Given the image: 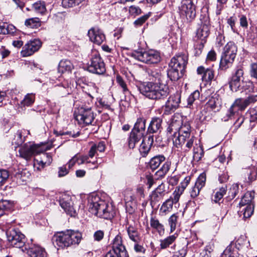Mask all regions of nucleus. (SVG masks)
<instances>
[{
    "instance_id": "44",
    "label": "nucleus",
    "mask_w": 257,
    "mask_h": 257,
    "mask_svg": "<svg viewBox=\"0 0 257 257\" xmlns=\"http://www.w3.org/2000/svg\"><path fill=\"white\" fill-rule=\"evenodd\" d=\"M226 186H223L221 187L213 196L212 200L215 203L219 202L222 200L223 196L226 194Z\"/></svg>"
},
{
    "instance_id": "59",
    "label": "nucleus",
    "mask_w": 257,
    "mask_h": 257,
    "mask_svg": "<svg viewBox=\"0 0 257 257\" xmlns=\"http://www.w3.org/2000/svg\"><path fill=\"white\" fill-rule=\"evenodd\" d=\"M236 19L235 17H230L227 19V23L230 26L231 30L233 33L238 34L237 28L235 27V22Z\"/></svg>"
},
{
    "instance_id": "41",
    "label": "nucleus",
    "mask_w": 257,
    "mask_h": 257,
    "mask_svg": "<svg viewBox=\"0 0 257 257\" xmlns=\"http://www.w3.org/2000/svg\"><path fill=\"white\" fill-rule=\"evenodd\" d=\"M165 185L162 183L152 192L151 195L152 199L156 200L158 198L163 197L165 194Z\"/></svg>"
},
{
    "instance_id": "46",
    "label": "nucleus",
    "mask_w": 257,
    "mask_h": 257,
    "mask_svg": "<svg viewBox=\"0 0 257 257\" xmlns=\"http://www.w3.org/2000/svg\"><path fill=\"white\" fill-rule=\"evenodd\" d=\"M35 100V95L34 93H28L25 95L21 101V104L24 106H29L32 105Z\"/></svg>"
},
{
    "instance_id": "36",
    "label": "nucleus",
    "mask_w": 257,
    "mask_h": 257,
    "mask_svg": "<svg viewBox=\"0 0 257 257\" xmlns=\"http://www.w3.org/2000/svg\"><path fill=\"white\" fill-rule=\"evenodd\" d=\"M175 204V201L170 197L164 202L162 205L160 209V212L162 215H166L168 212H170L173 208V204Z\"/></svg>"
},
{
    "instance_id": "22",
    "label": "nucleus",
    "mask_w": 257,
    "mask_h": 257,
    "mask_svg": "<svg viewBox=\"0 0 257 257\" xmlns=\"http://www.w3.org/2000/svg\"><path fill=\"white\" fill-rule=\"evenodd\" d=\"M191 178L187 176L185 178L184 180L181 183L180 185L177 187L173 192V198L172 199L175 201V204L177 203L180 199L181 195L183 193L185 189L189 184Z\"/></svg>"
},
{
    "instance_id": "64",
    "label": "nucleus",
    "mask_w": 257,
    "mask_h": 257,
    "mask_svg": "<svg viewBox=\"0 0 257 257\" xmlns=\"http://www.w3.org/2000/svg\"><path fill=\"white\" fill-rule=\"evenodd\" d=\"M149 16L148 15H144L138 18L134 22V24L136 26H142L149 18Z\"/></svg>"
},
{
    "instance_id": "1",
    "label": "nucleus",
    "mask_w": 257,
    "mask_h": 257,
    "mask_svg": "<svg viewBox=\"0 0 257 257\" xmlns=\"http://www.w3.org/2000/svg\"><path fill=\"white\" fill-rule=\"evenodd\" d=\"M138 88L145 97L155 100L164 99L170 93L169 86L165 82H143L138 85Z\"/></svg>"
},
{
    "instance_id": "27",
    "label": "nucleus",
    "mask_w": 257,
    "mask_h": 257,
    "mask_svg": "<svg viewBox=\"0 0 257 257\" xmlns=\"http://www.w3.org/2000/svg\"><path fill=\"white\" fill-rule=\"evenodd\" d=\"M205 108L208 111H218L221 107L220 100L217 96H212L206 103Z\"/></svg>"
},
{
    "instance_id": "6",
    "label": "nucleus",
    "mask_w": 257,
    "mask_h": 257,
    "mask_svg": "<svg viewBox=\"0 0 257 257\" xmlns=\"http://www.w3.org/2000/svg\"><path fill=\"white\" fill-rule=\"evenodd\" d=\"M46 150L45 147L42 145H31L30 143H26L20 148L19 150V156L26 160H29L33 155L42 153Z\"/></svg>"
},
{
    "instance_id": "49",
    "label": "nucleus",
    "mask_w": 257,
    "mask_h": 257,
    "mask_svg": "<svg viewBox=\"0 0 257 257\" xmlns=\"http://www.w3.org/2000/svg\"><path fill=\"white\" fill-rule=\"evenodd\" d=\"M206 42L205 40L202 41L197 39L194 44L195 54L196 56H199L201 53Z\"/></svg>"
},
{
    "instance_id": "18",
    "label": "nucleus",
    "mask_w": 257,
    "mask_h": 257,
    "mask_svg": "<svg viewBox=\"0 0 257 257\" xmlns=\"http://www.w3.org/2000/svg\"><path fill=\"white\" fill-rule=\"evenodd\" d=\"M206 182V175L204 174H201L197 178L195 185L192 186L189 190V193L191 198L197 197L201 189L205 186Z\"/></svg>"
},
{
    "instance_id": "28",
    "label": "nucleus",
    "mask_w": 257,
    "mask_h": 257,
    "mask_svg": "<svg viewBox=\"0 0 257 257\" xmlns=\"http://www.w3.org/2000/svg\"><path fill=\"white\" fill-rule=\"evenodd\" d=\"M28 253L30 257H46L44 248L38 245L33 244L28 249Z\"/></svg>"
},
{
    "instance_id": "51",
    "label": "nucleus",
    "mask_w": 257,
    "mask_h": 257,
    "mask_svg": "<svg viewBox=\"0 0 257 257\" xmlns=\"http://www.w3.org/2000/svg\"><path fill=\"white\" fill-rule=\"evenodd\" d=\"M193 152V158L197 161H200L204 156L203 150L200 146H197L196 147H194Z\"/></svg>"
},
{
    "instance_id": "17",
    "label": "nucleus",
    "mask_w": 257,
    "mask_h": 257,
    "mask_svg": "<svg viewBox=\"0 0 257 257\" xmlns=\"http://www.w3.org/2000/svg\"><path fill=\"white\" fill-rule=\"evenodd\" d=\"M112 247V251L116 253L118 257H126V250L122 244V237L120 234H117L113 239Z\"/></svg>"
},
{
    "instance_id": "10",
    "label": "nucleus",
    "mask_w": 257,
    "mask_h": 257,
    "mask_svg": "<svg viewBox=\"0 0 257 257\" xmlns=\"http://www.w3.org/2000/svg\"><path fill=\"white\" fill-rule=\"evenodd\" d=\"M179 14L183 19L191 21L196 16L195 6L192 0H183L179 7Z\"/></svg>"
},
{
    "instance_id": "8",
    "label": "nucleus",
    "mask_w": 257,
    "mask_h": 257,
    "mask_svg": "<svg viewBox=\"0 0 257 257\" xmlns=\"http://www.w3.org/2000/svg\"><path fill=\"white\" fill-rule=\"evenodd\" d=\"M196 139L193 135L177 136L173 139L174 145L183 152H189L194 146Z\"/></svg>"
},
{
    "instance_id": "60",
    "label": "nucleus",
    "mask_w": 257,
    "mask_h": 257,
    "mask_svg": "<svg viewBox=\"0 0 257 257\" xmlns=\"http://www.w3.org/2000/svg\"><path fill=\"white\" fill-rule=\"evenodd\" d=\"M216 11L217 15H220L221 11L224 8L228 0H216Z\"/></svg>"
},
{
    "instance_id": "62",
    "label": "nucleus",
    "mask_w": 257,
    "mask_h": 257,
    "mask_svg": "<svg viewBox=\"0 0 257 257\" xmlns=\"http://www.w3.org/2000/svg\"><path fill=\"white\" fill-rule=\"evenodd\" d=\"M187 253V247L184 246L175 252L172 257H185Z\"/></svg>"
},
{
    "instance_id": "42",
    "label": "nucleus",
    "mask_w": 257,
    "mask_h": 257,
    "mask_svg": "<svg viewBox=\"0 0 257 257\" xmlns=\"http://www.w3.org/2000/svg\"><path fill=\"white\" fill-rule=\"evenodd\" d=\"M13 206L12 201L7 200L0 201V217L6 213V212L10 210Z\"/></svg>"
},
{
    "instance_id": "2",
    "label": "nucleus",
    "mask_w": 257,
    "mask_h": 257,
    "mask_svg": "<svg viewBox=\"0 0 257 257\" xmlns=\"http://www.w3.org/2000/svg\"><path fill=\"white\" fill-rule=\"evenodd\" d=\"M88 206L91 213L99 217L109 219L113 216L111 207L98 196H92L90 198Z\"/></svg>"
},
{
    "instance_id": "30",
    "label": "nucleus",
    "mask_w": 257,
    "mask_h": 257,
    "mask_svg": "<svg viewBox=\"0 0 257 257\" xmlns=\"http://www.w3.org/2000/svg\"><path fill=\"white\" fill-rule=\"evenodd\" d=\"M127 233L130 239L135 243H139L141 240L140 234L138 229L132 225H129L127 228Z\"/></svg>"
},
{
    "instance_id": "5",
    "label": "nucleus",
    "mask_w": 257,
    "mask_h": 257,
    "mask_svg": "<svg viewBox=\"0 0 257 257\" xmlns=\"http://www.w3.org/2000/svg\"><path fill=\"white\" fill-rule=\"evenodd\" d=\"M254 191H247L242 197L239 203L240 213H242L244 218L250 217L254 210L253 200L254 197Z\"/></svg>"
},
{
    "instance_id": "50",
    "label": "nucleus",
    "mask_w": 257,
    "mask_h": 257,
    "mask_svg": "<svg viewBox=\"0 0 257 257\" xmlns=\"http://www.w3.org/2000/svg\"><path fill=\"white\" fill-rule=\"evenodd\" d=\"M213 249V244H209L200 252L199 257H211V253Z\"/></svg>"
},
{
    "instance_id": "55",
    "label": "nucleus",
    "mask_w": 257,
    "mask_h": 257,
    "mask_svg": "<svg viewBox=\"0 0 257 257\" xmlns=\"http://www.w3.org/2000/svg\"><path fill=\"white\" fill-rule=\"evenodd\" d=\"M239 186L237 184H233L228 191V197L230 199H233L238 193Z\"/></svg>"
},
{
    "instance_id": "56",
    "label": "nucleus",
    "mask_w": 257,
    "mask_h": 257,
    "mask_svg": "<svg viewBox=\"0 0 257 257\" xmlns=\"http://www.w3.org/2000/svg\"><path fill=\"white\" fill-rule=\"evenodd\" d=\"M178 217L176 214H173L169 219V223L170 226L171 232L174 231L176 229Z\"/></svg>"
},
{
    "instance_id": "11",
    "label": "nucleus",
    "mask_w": 257,
    "mask_h": 257,
    "mask_svg": "<svg viewBox=\"0 0 257 257\" xmlns=\"http://www.w3.org/2000/svg\"><path fill=\"white\" fill-rule=\"evenodd\" d=\"M87 69L89 72L99 75L105 73L104 63L97 52H93Z\"/></svg>"
},
{
    "instance_id": "32",
    "label": "nucleus",
    "mask_w": 257,
    "mask_h": 257,
    "mask_svg": "<svg viewBox=\"0 0 257 257\" xmlns=\"http://www.w3.org/2000/svg\"><path fill=\"white\" fill-rule=\"evenodd\" d=\"M143 137V134H138L132 131L128 140V147L130 149H134L135 147L136 144L138 143Z\"/></svg>"
},
{
    "instance_id": "24",
    "label": "nucleus",
    "mask_w": 257,
    "mask_h": 257,
    "mask_svg": "<svg viewBox=\"0 0 257 257\" xmlns=\"http://www.w3.org/2000/svg\"><path fill=\"white\" fill-rule=\"evenodd\" d=\"M154 143L153 136L145 137L143 140L141 144L139 151L143 157H146L150 151L151 148Z\"/></svg>"
},
{
    "instance_id": "29",
    "label": "nucleus",
    "mask_w": 257,
    "mask_h": 257,
    "mask_svg": "<svg viewBox=\"0 0 257 257\" xmlns=\"http://www.w3.org/2000/svg\"><path fill=\"white\" fill-rule=\"evenodd\" d=\"M209 25L206 24H203L197 29L196 37L198 39L206 41V38L209 36Z\"/></svg>"
},
{
    "instance_id": "26",
    "label": "nucleus",
    "mask_w": 257,
    "mask_h": 257,
    "mask_svg": "<svg viewBox=\"0 0 257 257\" xmlns=\"http://www.w3.org/2000/svg\"><path fill=\"white\" fill-rule=\"evenodd\" d=\"M162 119L158 117L152 118V120L148 127V134H154L160 132L162 129Z\"/></svg>"
},
{
    "instance_id": "40",
    "label": "nucleus",
    "mask_w": 257,
    "mask_h": 257,
    "mask_svg": "<svg viewBox=\"0 0 257 257\" xmlns=\"http://www.w3.org/2000/svg\"><path fill=\"white\" fill-rule=\"evenodd\" d=\"M177 235L175 234L169 236L164 239L160 240V247L161 249H166L175 242Z\"/></svg>"
},
{
    "instance_id": "20",
    "label": "nucleus",
    "mask_w": 257,
    "mask_h": 257,
    "mask_svg": "<svg viewBox=\"0 0 257 257\" xmlns=\"http://www.w3.org/2000/svg\"><path fill=\"white\" fill-rule=\"evenodd\" d=\"M60 205L65 211L71 216H74L76 211L73 206V202L70 196L65 195L60 200Z\"/></svg>"
},
{
    "instance_id": "34",
    "label": "nucleus",
    "mask_w": 257,
    "mask_h": 257,
    "mask_svg": "<svg viewBox=\"0 0 257 257\" xmlns=\"http://www.w3.org/2000/svg\"><path fill=\"white\" fill-rule=\"evenodd\" d=\"M73 66L71 62L68 60H62L59 64L58 70L60 73L65 72H70Z\"/></svg>"
},
{
    "instance_id": "12",
    "label": "nucleus",
    "mask_w": 257,
    "mask_h": 257,
    "mask_svg": "<svg viewBox=\"0 0 257 257\" xmlns=\"http://www.w3.org/2000/svg\"><path fill=\"white\" fill-rule=\"evenodd\" d=\"M75 119L80 124L89 125L94 120V117L91 108L81 107L75 115Z\"/></svg>"
},
{
    "instance_id": "21",
    "label": "nucleus",
    "mask_w": 257,
    "mask_h": 257,
    "mask_svg": "<svg viewBox=\"0 0 257 257\" xmlns=\"http://www.w3.org/2000/svg\"><path fill=\"white\" fill-rule=\"evenodd\" d=\"M243 70L242 68L237 69L235 74L232 76L231 80L230 81L229 87L233 91H237L238 88L240 85V79L243 76Z\"/></svg>"
},
{
    "instance_id": "47",
    "label": "nucleus",
    "mask_w": 257,
    "mask_h": 257,
    "mask_svg": "<svg viewBox=\"0 0 257 257\" xmlns=\"http://www.w3.org/2000/svg\"><path fill=\"white\" fill-rule=\"evenodd\" d=\"M245 175L247 176L249 182H251L256 179L257 169L254 167H251L245 170Z\"/></svg>"
},
{
    "instance_id": "63",
    "label": "nucleus",
    "mask_w": 257,
    "mask_h": 257,
    "mask_svg": "<svg viewBox=\"0 0 257 257\" xmlns=\"http://www.w3.org/2000/svg\"><path fill=\"white\" fill-rule=\"evenodd\" d=\"M104 231L101 230H98L95 231L93 234L94 240L96 241H100L104 237Z\"/></svg>"
},
{
    "instance_id": "48",
    "label": "nucleus",
    "mask_w": 257,
    "mask_h": 257,
    "mask_svg": "<svg viewBox=\"0 0 257 257\" xmlns=\"http://www.w3.org/2000/svg\"><path fill=\"white\" fill-rule=\"evenodd\" d=\"M200 92L198 90H195L187 98V107L191 108L193 103L199 98Z\"/></svg>"
},
{
    "instance_id": "19",
    "label": "nucleus",
    "mask_w": 257,
    "mask_h": 257,
    "mask_svg": "<svg viewBox=\"0 0 257 257\" xmlns=\"http://www.w3.org/2000/svg\"><path fill=\"white\" fill-rule=\"evenodd\" d=\"M88 35L91 41L97 45H100L105 40L104 34L97 28H92L90 29Z\"/></svg>"
},
{
    "instance_id": "35",
    "label": "nucleus",
    "mask_w": 257,
    "mask_h": 257,
    "mask_svg": "<svg viewBox=\"0 0 257 257\" xmlns=\"http://www.w3.org/2000/svg\"><path fill=\"white\" fill-rule=\"evenodd\" d=\"M146 128V119L143 117H140L134 125L133 131L139 134H143L144 135V132Z\"/></svg>"
},
{
    "instance_id": "16",
    "label": "nucleus",
    "mask_w": 257,
    "mask_h": 257,
    "mask_svg": "<svg viewBox=\"0 0 257 257\" xmlns=\"http://www.w3.org/2000/svg\"><path fill=\"white\" fill-rule=\"evenodd\" d=\"M41 46V41L38 39L28 42L23 48L21 54L23 57H28L32 55L37 51Z\"/></svg>"
},
{
    "instance_id": "3",
    "label": "nucleus",
    "mask_w": 257,
    "mask_h": 257,
    "mask_svg": "<svg viewBox=\"0 0 257 257\" xmlns=\"http://www.w3.org/2000/svg\"><path fill=\"white\" fill-rule=\"evenodd\" d=\"M188 59L187 55L185 54L176 55L171 59L167 75L172 81H177L182 77Z\"/></svg>"
},
{
    "instance_id": "39",
    "label": "nucleus",
    "mask_w": 257,
    "mask_h": 257,
    "mask_svg": "<svg viewBox=\"0 0 257 257\" xmlns=\"http://www.w3.org/2000/svg\"><path fill=\"white\" fill-rule=\"evenodd\" d=\"M165 160V158L163 155H159L153 157L150 161V168L152 170L157 169Z\"/></svg>"
},
{
    "instance_id": "25",
    "label": "nucleus",
    "mask_w": 257,
    "mask_h": 257,
    "mask_svg": "<svg viewBox=\"0 0 257 257\" xmlns=\"http://www.w3.org/2000/svg\"><path fill=\"white\" fill-rule=\"evenodd\" d=\"M198 75H201L202 81L209 82L213 79L214 77V71L210 68H205L203 66H199L197 69Z\"/></svg>"
},
{
    "instance_id": "7",
    "label": "nucleus",
    "mask_w": 257,
    "mask_h": 257,
    "mask_svg": "<svg viewBox=\"0 0 257 257\" xmlns=\"http://www.w3.org/2000/svg\"><path fill=\"white\" fill-rule=\"evenodd\" d=\"M134 55L136 59L148 64H157L161 61L160 53L152 49L144 52L137 51Z\"/></svg>"
},
{
    "instance_id": "45",
    "label": "nucleus",
    "mask_w": 257,
    "mask_h": 257,
    "mask_svg": "<svg viewBox=\"0 0 257 257\" xmlns=\"http://www.w3.org/2000/svg\"><path fill=\"white\" fill-rule=\"evenodd\" d=\"M25 24L30 28H38L41 26V22L39 18H33L26 20Z\"/></svg>"
},
{
    "instance_id": "38",
    "label": "nucleus",
    "mask_w": 257,
    "mask_h": 257,
    "mask_svg": "<svg viewBox=\"0 0 257 257\" xmlns=\"http://www.w3.org/2000/svg\"><path fill=\"white\" fill-rule=\"evenodd\" d=\"M82 88L83 91L91 98H93L98 91V88L93 83L86 84L85 86L82 87Z\"/></svg>"
},
{
    "instance_id": "14",
    "label": "nucleus",
    "mask_w": 257,
    "mask_h": 257,
    "mask_svg": "<svg viewBox=\"0 0 257 257\" xmlns=\"http://www.w3.org/2000/svg\"><path fill=\"white\" fill-rule=\"evenodd\" d=\"M180 101L181 96L179 94L170 96L165 105L163 106L164 114L168 115L174 112L178 107Z\"/></svg>"
},
{
    "instance_id": "37",
    "label": "nucleus",
    "mask_w": 257,
    "mask_h": 257,
    "mask_svg": "<svg viewBox=\"0 0 257 257\" xmlns=\"http://www.w3.org/2000/svg\"><path fill=\"white\" fill-rule=\"evenodd\" d=\"M171 163L170 161L165 162L159 170L155 173V176L157 179L164 177L168 172L171 167Z\"/></svg>"
},
{
    "instance_id": "4",
    "label": "nucleus",
    "mask_w": 257,
    "mask_h": 257,
    "mask_svg": "<svg viewBox=\"0 0 257 257\" xmlns=\"http://www.w3.org/2000/svg\"><path fill=\"white\" fill-rule=\"evenodd\" d=\"M82 239V234L78 231L67 230L57 233L53 236V241L57 245L63 248L78 245Z\"/></svg>"
},
{
    "instance_id": "53",
    "label": "nucleus",
    "mask_w": 257,
    "mask_h": 257,
    "mask_svg": "<svg viewBox=\"0 0 257 257\" xmlns=\"http://www.w3.org/2000/svg\"><path fill=\"white\" fill-rule=\"evenodd\" d=\"M116 81L118 85L122 88V91L124 94L129 92L126 83L119 75H116Z\"/></svg>"
},
{
    "instance_id": "9",
    "label": "nucleus",
    "mask_w": 257,
    "mask_h": 257,
    "mask_svg": "<svg viewBox=\"0 0 257 257\" xmlns=\"http://www.w3.org/2000/svg\"><path fill=\"white\" fill-rule=\"evenodd\" d=\"M256 97L257 95L249 96L246 98H239L235 99L228 109V117H231L239 110H244L250 103L256 101Z\"/></svg>"
},
{
    "instance_id": "31",
    "label": "nucleus",
    "mask_w": 257,
    "mask_h": 257,
    "mask_svg": "<svg viewBox=\"0 0 257 257\" xmlns=\"http://www.w3.org/2000/svg\"><path fill=\"white\" fill-rule=\"evenodd\" d=\"M237 50V47L234 43L230 42H228L224 47L223 54L235 59Z\"/></svg>"
},
{
    "instance_id": "43",
    "label": "nucleus",
    "mask_w": 257,
    "mask_h": 257,
    "mask_svg": "<svg viewBox=\"0 0 257 257\" xmlns=\"http://www.w3.org/2000/svg\"><path fill=\"white\" fill-rule=\"evenodd\" d=\"M33 10L37 13L43 15L46 12V5L43 1H38L32 6Z\"/></svg>"
},
{
    "instance_id": "52",
    "label": "nucleus",
    "mask_w": 257,
    "mask_h": 257,
    "mask_svg": "<svg viewBox=\"0 0 257 257\" xmlns=\"http://www.w3.org/2000/svg\"><path fill=\"white\" fill-rule=\"evenodd\" d=\"M246 115L248 116L250 122H257V105L249 108Z\"/></svg>"
},
{
    "instance_id": "57",
    "label": "nucleus",
    "mask_w": 257,
    "mask_h": 257,
    "mask_svg": "<svg viewBox=\"0 0 257 257\" xmlns=\"http://www.w3.org/2000/svg\"><path fill=\"white\" fill-rule=\"evenodd\" d=\"M151 226L158 231L161 230L163 229V225L161 224L159 221L154 218L152 217L150 220Z\"/></svg>"
},
{
    "instance_id": "23",
    "label": "nucleus",
    "mask_w": 257,
    "mask_h": 257,
    "mask_svg": "<svg viewBox=\"0 0 257 257\" xmlns=\"http://www.w3.org/2000/svg\"><path fill=\"white\" fill-rule=\"evenodd\" d=\"M52 162V157L48 154H44L40 160L35 159L34 167L35 170L41 171L46 165H49Z\"/></svg>"
},
{
    "instance_id": "54",
    "label": "nucleus",
    "mask_w": 257,
    "mask_h": 257,
    "mask_svg": "<svg viewBox=\"0 0 257 257\" xmlns=\"http://www.w3.org/2000/svg\"><path fill=\"white\" fill-rule=\"evenodd\" d=\"M148 74L150 76L152 77V78H155L154 82H164L163 79L164 77L156 71L150 70L148 71Z\"/></svg>"
},
{
    "instance_id": "13",
    "label": "nucleus",
    "mask_w": 257,
    "mask_h": 257,
    "mask_svg": "<svg viewBox=\"0 0 257 257\" xmlns=\"http://www.w3.org/2000/svg\"><path fill=\"white\" fill-rule=\"evenodd\" d=\"M8 240L14 247L20 248L25 242V236L20 231L12 229L7 232Z\"/></svg>"
},
{
    "instance_id": "61",
    "label": "nucleus",
    "mask_w": 257,
    "mask_h": 257,
    "mask_svg": "<svg viewBox=\"0 0 257 257\" xmlns=\"http://www.w3.org/2000/svg\"><path fill=\"white\" fill-rule=\"evenodd\" d=\"M232 247L231 244L227 246L222 253L221 257H235L234 253L232 251Z\"/></svg>"
},
{
    "instance_id": "58",
    "label": "nucleus",
    "mask_w": 257,
    "mask_h": 257,
    "mask_svg": "<svg viewBox=\"0 0 257 257\" xmlns=\"http://www.w3.org/2000/svg\"><path fill=\"white\" fill-rule=\"evenodd\" d=\"M9 177L8 171L6 170H0V186L3 185Z\"/></svg>"
},
{
    "instance_id": "33",
    "label": "nucleus",
    "mask_w": 257,
    "mask_h": 257,
    "mask_svg": "<svg viewBox=\"0 0 257 257\" xmlns=\"http://www.w3.org/2000/svg\"><path fill=\"white\" fill-rule=\"evenodd\" d=\"M234 60V59L222 53L219 64L220 69L223 70H226L231 66Z\"/></svg>"
},
{
    "instance_id": "15",
    "label": "nucleus",
    "mask_w": 257,
    "mask_h": 257,
    "mask_svg": "<svg viewBox=\"0 0 257 257\" xmlns=\"http://www.w3.org/2000/svg\"><path fill=\"white\" fill-rule=\"evenodd\" d=\"M181 123L180 120H174L173 119L169 127H168L169 131H172L173 130L176 131L178 130V136H185L192 135L191 134V127L188 123H185L182 126H180Z\"/></svg>"
}]
</instances>
